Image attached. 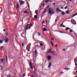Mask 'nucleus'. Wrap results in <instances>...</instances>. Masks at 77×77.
Listing matches in <instances>:
<instances>
[{
	"instance_id": "nucleus-1",
	"label": "nucleus",
	"mask_w": 77,
	"mask_h": 77,
	"mask_svg": "<svg viewBox=\"0 0 77 77\" xmlns=\"http://www.w3.org/2000/svg\"><path fill=\"white\" fill-rule=\"evenodd\" d=\"M29 66H30V68H31V69H33V65H32V64L31 62L29 63Z\"/></svg>"
},
{
	"instance_id": "nucleus-2",
	"label": "nucleus",
	"mask_w": 77,
	"mask_h": 77,
	"mask_svg": "<svg viewBox=\"0 0 77 77\" xmlns=\"http://www.w3.org/2000/svg\"><path fill=\"white\" fill-rule=\"evenodd\" d=\"M30 45H31V43H29L28 45H27L26 47V50H28V48H29L30 47Z\"/></svg>"
},
{
	"instance_id": "nucleus-3",
	"label": "nucleus",
	"mask_w": 77,
	"mask_h": 77,
	"mask_svg": "<svg viewBox=\"0 0 77 77\" xmlns=\"http://www.w3.org/2000/svg\"><path fill=\"white\" fill-rule=\"evenodd\" d=\"M20 5H23L24 4V2L22 1H19Z\"/></svg>"
},
{
	"instance_id": "nucleus-4",
	"label": "nucleus",
	"mask_w": 77,
	"mask_h": 77,
	"mask_svg": "<svg viewBox=\"0 0 77 77\" xmlns=\"http://www.w3.org/2000/svg\"><path fill=\"white\" fill-rule=\"evenodd\" d=\"M47 58L48 60H50L51 59V57L50 56V55H48V56L47 57Z\"/></svg>"
},
{
	"instance_id": "nucleus-5",
	"label": "nucleus",
	"mask_w": 77,
	"mask_h": 77,
	"mask_svg": "<svg viewBox=\"0 0 77 77\" xmlns=\"http://www.w3.org/2000/svg\"><path fill=\"white\" fill-rule=\"evenodd\" d=\"M30 26L31 27H32L33 26V25H32V24L30 23L29 25V24H27L26 25V26L27 27V26Z\"/></svg>"
},
{
	"instance_id": "nucleus-6",
	"label": "nucleus",
	"mask_w": 77,
	"mask_h": 77,
	"mask_svg": "<svg viewBox=\"0 0 77 77\" xmlns=\"http://www.w3.org/2000/svg\"><path fill=\"white\" fill-rule=\"evenodd\" d=\"M9 38H7L6 39H5V42H9Z\"/></svg>"
},
{
	"instance_id": "nucleus-7",
	"label": "nucleus",
	"mask_w": 77,
	"mask_h": 77,
	"mask_svg": "<svg viewBox=\"0 0 77 77\" xmlns=\"http://www.w3.org/2000/svg\"><path fill=\"white\" fill-rule=\"evenodd\" d=\"M56 11H58L59 12H62V11L59 9V8H56Z\"/></svg>"
},
{
	"instance_id": "nucleus-8",
	"label": "nucleus",
	"mask_w": 77,
	"mask_h": 77,
	"mask_svg": "<svg viewBox=\"0 0 77 77\" xmlns=\"http://www.w3.org/2000/svg\"><path fill=\"white\" fill-rule=\"evenodd\" d=\"M47 12V8H45V9L44 11L42 13V14H45V12Z\"/></svg>"
},
{
	"instance_id": "nucleus-9",
	"label": "nucleus",
	"mask_w": 77,
	"mask_h": 77,
	"mask_svg": "<svg viewBox=\"0 0 77 77\" xmlns=\"http://www.w3.org/2000/svg\"><path fill=\"white\" fill-rule=\"evenodd\" d=\"M51 66V62H50L48 65V68H50Z\"/></svg>"
},
{
	"instance_id": "nucleus-10",
	"label": "nucleus",
	"mask_w": 77,
	"mask_h": 77,
	"mask_svg": "<svg viewBox=\"0 0 77 77\" xmlns=\"http://www.w3.org/2000/svg\"><path fill=\"white\" fill-rule=\"evenodd\" d=\"M43 30L44 32H46L47 31V29H46V28L44 27L43 29Z\"/></svg>"
},
{
	"instance_id": "nucleus-11",
	"label": "nucleus",
	"mask_w": 77,
	"mask_h": 77,
	"mask_svg": "<svg viewBox=\"0 0 77 77\" xmlns=\"http://www.w3.org/2000/svg\"><path fill=\"white\" fill-rule=\"evenodd\" d=\"M68 30H69V28L68 27H67L66 28L65 30L66 31H68Z\"/></svg>"
},
{
	"instance_id": "nucleus-12",
	"label": "nucleus",
	"mask_w": 77,
	"mask_h": 77,
	"mask_svg": "<svg viewBox=\"0 0 77 77\" xmlns=\"http://www.w3.org/2000/svg\"><path fill=\"white\" fill-rule=\"evenodd\" d=\"M65 12H64L63 11H61V14H62V15H65Z\"/></svg>"
},
{
	"instance_id": "nucleus-13",
	"label": "nucleus",
	"mask_w": 77,
	"mask_h": 77,
	"mask_svg": "<svg viewBox=\"0 0 77 77\" xmlns=\"http://www.w3.org/2000/svg\"><path fill=\"white\" fill-rule=\"evenodd\" d=\"M51 51V48H50L49 50H48V51L47 52V53H50V52Z\"/></svg>"
},
{
	"instance_id": "nucleus-14",
	"label": "nucleus",
	"mask_w": 77,
	"mask_h": 77,
	"mask_svg": "<svg viewBox=\"0 0 77 77\" xmlns=\"http://www.w3.org/2000/svg\"><path fill=\"white\" fill-rule=\"evenodd\" d=\"M48 13L50 14H51L52 13V11L50 10L48 11Z\"/></svg>"
},
{
	"instance_id": "nucleus-15",
	"label": "nucleus",
	"mask_w": 77,
	"mask_h": 77,
	"mask_svg": "<svg viewBox=\"0 0 77 77\" xmlns=\"http://www.w3.org/2000/svg\"><path fill=\"white\" fill-rule=\"evenodd\" d=\"M16 6H17V9H18V8H19V5H18V3H17Z\"/></svg>"
},
{
	"instance_id": "nucleus-16",
	"label": "nucleus",
	"mask_w": 77,
	"mask_h": 77,
	"mask_svg": "<svg viewBox=\"0 0 77 77\" xmlns=\"http://www.w3.org/2000/svg\"><path fill=\"white\" fill-rule=\"evenodd\" d=\"M77 15V13H76V14H73L72 16V18L73 17H74V16H75V15Z\"/></svg>"
},
{
	"instance_id": "nucleus-17",
	"label": "nucleus",
	"mask_w": 77,
	"mask_h": 77,
	"mask_svg": "<svg viewBox=\"0 0 77 77\" xmlns=\"http://www.w3.org/2000/svg\"><path fill=\"white\" fill-rule=\"evenodd\" d=\"M64 69H66V70H69V69H70L69 68H64Z\"/></svg>"
},
{
	"instance_id": "nucleus-18",
	"label": "nucleus",
	"mask_w": 77,
	"mask_h": 77,
	"mask_svg": "<svg viewBox=\"0 0 77 77\" xmlns=\"http://www.w3.org/2000/svg\"><path fill=\"white\" fill-rule=\"evenodd\" d=\"M34 17L35 18V19H37V18H38V17L37 16V15H35L34 16Z\"/></svg>"
},
{
	"instance_id": "nucleus-19",
	"label": "nucleus",
	"mask_w": 77,
	"mask_h": 77,
	"mask_svg": "<svg viewBox=\"0 0 77 77\" xmlns=\"http://www.w3.org/2000/svg\"><path fill=\"white\" fill-rule=\"evenodd\" d=\"M75 61H74V62H77V57H76V58H75Z\"/></svg>"
},
{
	"instance_id": "nucleus-20",
	"label": "nucleus",
	"mask_w": 77,
	"mask_h": 77,
	"mask_svg": "<svg viewBox=\"0 0 77 77\" xmlns=\"http://www.w3.org/2000/svg\"><path fill=\"white\" fill-rule=\"evenodd\" d=\"M51 44L52 45V47L53 46V43L52 41H51Z\"/></svg>"
},
{
	"instance_id": "nucleus-21",
	"label": "nucleus",
	"mask_w": 77,
	"mask_h": 77,
	"mask_svg": "<svg viewBox=\"0 0 77 77\" xmlns=\"http://www.w3.org/2000/svg\"><path fill=\"white\" fill-rule=\"evenodd\" d=\"M3 41L0 40V44H2V43H3Z\"/></svg>"
},
{
	"instance_id": "nucleus-22",
	"label": "nucleus",
	"mask_w": 77,
	"mask_h": 77,
	"mask_svg": "<svg viewBox=\"0 0 77 77\" xmlns=\"http://www.w3.org/2000/svg\"><path fill=\"white\" fill-rule=\"evenodd\" d=\"M35 13L36 14H38V11H37V10H35Z\"/></svg>"
},
{
	"instance_id": "nucleus-23",
	"label": "nucleus",
	"mask_w": 77,
	"mask_h": 77,
	"mask_svg": "<svg viewBox=\"0 0 77 77\" xmlns=\"http://www.w3.org/2000/svg\"><path fill=\"white\" fill-rule=\"evenodd\" d=\"M24 14H27V13H28V12H27L25 10L24 11Z\"/></svg>"
},
{
	"instance_id": "nucleus-24",
	"label": "nucleus",
	"mask_w": 77,
	"mask_h": 77,
	"mask_svg": "<svg viewBox=\"0 0 77 77\" xmlns=\"http://www.w3.org/2000/svg\"><path fill=\"white\" fill-rule=\"evenodd\" d=\"M40 45H41V46H43V44H42V43H40Z\"/></svg>"
},
{
	"instance_id": "nucleus-25",
	"label": "nucleus",
	"mask_w": 77,
	"mask_h": 77,
	"mask_svg": "<svg viewBox=\"0 0 77 77\" xmlns=\"http://www.w3.org/2000/svg\"><path fill=\"white\" fill-rule=\"evenodd\" d=\"M69 32L70 33H72V29H70Z\"/></svg>"
},
{
	"instance_id": "nucleus-26",
	"label": "nucleus",
	"mask_w": 77,
	"mask_h": 77,
	"mask_svg": "<svg viewBox=\"0 0 77 77\" xmlns=\"http://www.w3.org/2000/svg\"><path fill=\"white\" fill-rule=\"evenodd\" d=\"M38 36H41V33L40 32H38Z\"/></svg>"
},
{
	"instance_id": "nucleus-27",
	"label": "nucleus",
	"mask_w": 77,
	"mask_h": 77,
	"mask_svg": "<svg viewBox=\"0 0 77 77\" xmlns=\"http://www.w3.org/2000/svg\"><path fill=\"white\" fill-rule=\"evenodd\" d=\"M36 53H37V51H36V50H35V54H36Z\"/></svg>"
},
{
	"instance_id": "nucleus-28",
	"label": "nucleus",
	"mask_w": 77,
	"mask_h": 77,
	"mask_svg": "<svg viewBox=\"0 0 77 77\" xmlns=\"http://www.w3.org/2000/svg\"><path fill=\"white\" fill-rule=\"evenodd\" d=\"M60 33H64V32H62V31H59Z\"/></svg>"
},
{
	"instance_id": "nucleus-29",
	"label": "nucleus",
	"mask_w": 77,
	"mask_h": 77,
	"mask_svg": "<svg viewBox=\"0 0 77 77\" xmlns=\"http://www.w3.org/2000/svg\"><path fill=\"white\" fill-rule=\"evenodd\" d=\"M68 8V6H66L65 8H64V9H66V8Z\"/></svg>"
},
{
	"instance_id": "nucleus-30",
	"label": "nucleus",
	"mask_w": 77,
	"mask_h": 77,
	"mask_svg": "<svg viewBox=\"0 0 77 77\" xmlns=\"http://www.w3.org/2000/svg\"><path fill=\"white\" fill-rule=\"evenodd\" d=\"M3 60H5L4 59H2L1 60V61H2V62H4V61Z\"/></svg>"
},
{
	"instance_id": "nucleus-31",
	"label": "nucleus",
	"mask_w": 77,
	"mask_h": 77,
	"mask_svg": "<svg viewBox=\"0 0 77 77\" xmlns=\"http://www.w3.org/2000/svg\"><path fill=\"white\" fill-rule=\"evenodd\" d=\"M25 76H26V73H24L23 75V77H25Z\"/></svg>"
},
{
	"instance_id": "nucleus-32",
	"label": "nucleus",
	"mask_w": 77,
	"mask_h": 77,
	"mask_svg": "<svg viewBox=\"0 0 77 77\" xmlns=\"http://www.w3.org/2000/svg\"><path fill=\"white\" fill-rule=\"evenodd\" d=\"M75 63V66H77V62H74Z\"/></svg>"
},
{
	"instance_id": "nucleus-33",
	"label": "nucleus",
	"mask_w": 77,
	"mask_h": 77,
	"mask_svg": "<svg viewBox=\"0 0 77 77\" xmlns=\"http://www.w3.org/2000/svg\"><path fill=\"white\" fill-rule=\"evenodd\" d=\"M69 11L68 10L66 12V14H68V12H69Z\"/></svg>"
},
{
	"instance_id": "nucleus-34",
	"label": "nucleus",
	"mask_w": 77,
	"mask_h": 77,
	"mask_svg": "<svg viewBox=\"0 0 77 77\" xmlns=\"http://www.w3.org/2000/svg\"><path fill=\"white\" fill-rule=\"evenodd\" d=\"M61 27H65V26L64 25H62Z\"/></svg>"
},
{
	"instance_id": "nucleus-35",
	"label": "nucleus",
	"mask_w": 77,
	"mask_h": 77,
	"mask_svg": "<svg viewBox=\"0 0 77 77\" xmlns=\"http://www.w3.org/2000/svg\"><path fill=\"white\" fill-rule=\"evenodd\" d=\"M55 12V11H54L52 13L51 15H53Z\"/></svg>"
},
{
	"instance_id": "nucleus-36",
	"label": "nucleus",
	"mask_w": 77,
	"mask_h": 77,
	"mask_svg": "<svg viewBox=\"0 0 77 77\" xmlns=\"http://www.w3.org/2000/svg\"><path fill=\"white\" fill-rule=\"evenodd\" d=\"M50 8V5H48V6L47 7V8Z\"/></svg>"
},
{
	"instance_id": "nucleus-37",
	"label": "nucleus",
	"mask_w": 77,
	"mask_h": 77,
	"mask_svg": "<svg viewBox=\"0 0 77 77\" xmlns=\"http://www.w3.org/2000/svg\"><path fill=\"white\" fill-rule=\"evenodd\" d=\"M51 9V8H49L48 9V11H50V10Z\"/></svg>"
},
{
	"instance_id": "nucleus-38",
	"label": "nucleus",
	"mask_w": 77,
	"mask_h": 77,
	"mask_svg": "<svg viewBox=\"0 0 77 77\" xmlns=\"http://www.w3.org/2000/svg\"><path fill=\"white\" fill-rule=\"evenodd\" d=\"M28 28L30 29L31 28V26H28Z\"/></svg>"
},
{
	"instance_id": "nucleus-39",
	"label": "nucleus",
	"mask_w": 77,
	"mask_h": 77,
	"mask_svg": "<svg viewBox=\"0 0 77 77\" xmlns=\"http://www.w3.org/2000/svg\"><path fill=\"white\" fill-rule=\"evenodd\" d=\"M54 53V51H53L50 52V53Z\"/></svg>"
},
{
	"instance_id": "nucleus-40",
	"label": "nucleus",
	"mask_w": 77,
	"mask_h": 77,
	"mask_svg": "<svg viewBox=\"0 0 77 77\" xmlns=\"http://www.w3.org/2000/svg\"><path fill=\"white\" fill-rule=\"evenodd\" d=\"M52 11V12H53V11H54V9H53L51 10Z\"/></svg>"
},
{
	"instance_id": "nucleus-41",
	"label": "nucleus",
	"mask_w": 77,
	"mask_h": 77,
	"mask_svg": "<svg viewBox=\"0 0 77 77\" xmlns=\"http://www.w3.org/2000/svg\"><path fill=\"white\" fill-rule=\"evenodd\" d=\"M28 7L30 8V6H29V4L28 3Z\"/></svg>"
},
{
	"instance_id": "nucleus-42",
	"label": "nucleus",
	"mask_w": 77,
	"mask_h": 77,
	"mask_svg": "<svg viewBox=\"0 0 77 77\" xmlns=\"http://www.w3.org/2000/svg\"><path fill=\"white\" fill-rule=\"evenodd\" d=\"M63 23H64V22H63V23H62L61 24H60L61 26H63V25H62L63 24Z\"/></svg>"
},
{
	"instance_id": "nucleus-43",
	"label": "nucleus",
	"mask_w": 77,
	"mask_h": 77,
	"mask_svg": "<svg viewBox=\"0 0 77 77\" xmlns=\"http://www.w3.org/2000/svg\"><path fill=\"white\" fill-rule=\"evenodd\" d=\"M44 23H45V21H43L42 22V24H44Z\"/></svg>"
},
{
	"instance_id": "nucleus-44",
	"label": "nucleus",
	"mask_w": 77,
	"mask_h": 77,
	"mask_svg": "<svg viewBox=\"0 0 77 77\" xmlns=\"http://www.w3.org/2000/svg\"><path fill=\"white\" fill-rule=\"evenodd\" d=\"M25 30L26 31L27 30V27H25Z\"/></svg>"
},
{
	"instance_id": "nucleus-45",
	"label": "nucleus",
	"mask_w": 77,
	"mask_h": 77,
	"mask_svg": "<svg viewBox=\"0 0 77 77\" xmlns=\"http://www.w3.org/2000/svg\"><path fill=\"white\" fill-rule=\"evenodd\" d=\"M23 47H24V43H23L22 44Z\"/></svg>"
},
{
	"instance_id": "nucleus-46",
	"label": "nucleus",
	"mask_w": 77,
	"mask_h": 77,
	"mask_svg": "<svg viewBox=\"0 0 77 77\" xmlns=\"http://www.w3.org/2000/svg\"><path fill=\"white\" fill-rule=\"evenodd\" d=\"M54 25H56V23L55 22V23L54 24Z\"/></svg>"
},
{
	"instance_id": "nucleus-47",
	"label": "nucleus",
	"mask_w": 77,
	"mask_h": 77,
	"mask_svg": "<svg viewBox=\"0 0 77 77\" xmlns=\"http://www.w3.org/2000/svg\"><path fill=\"white\" fill-rule=\"evenodd\" d=\"M2 38H5V37H4V36H2Z\"/></svg>"
},
{
	"instance_id": "nucleus-48",
	"label": "nucleus",
	"mask_w": 77,
	"mask_h": 77,
	"mask_svg": "<svg viewBox=\"0 0 77 77\" xmlns=\"http://www.w3.org/2000/svg\"><path fill=\"white\" fill-rule=\"evenodd\" d=\"M5 48L3 47H1V49H2V48Z\"/></svg>"
},
{
	"instance_id": "nucleus-49",
	"label": "nucleus",
	"mask_w": 77,
	"mask_h": 77,
	"mask_svg": "<svg viewBox=\"0 0 77 77\" xmlns=\"http://www.w3.org/2000/svg\"><path fill=\"white\" fill-rule=\"evenodd\" d=\"M52 54L53 55H54V56H55V54H54V53H52Z\"/></svg>"
},
{
	"instance_id": "nucleus-50",
	"label": "nucleus",
	"mask_w": 77,
	"mask_h": 77,
	"mask_svg": "<svg viewBox=\"0 0 77 77\" xmlns=\"http://www.w3.org/2000/svg\"><path fill=\"white\" fill-rule=\"evenodd\" d=\"M56 5V3H55V2H54V3L53 5Z\"/></svg>"
},
{
	"instance_id": "nucleus-51",
	"label": "nucleus",
	"mask_w": 77,
	"mask_h": 77,
	"mask_svg": "<svg viewBox=\"0 0 77 77\" xmlns=\"http://www.w3.org/2000/svg\"><path fill=\"white\" fill-rule=\"evenodd\" d=\"M48 2V1H47V0L45 2V3H47V2Z\"/></svg>"
},
{
	"instance_id": "nucleus-52",
	"label": "nucleus",
	"mask_w": 77,
	"mask_h": 77,
	"mask_svg": "<svg viewBox=\"0 0 77 77\" xmlns=\"http://www.w3.org/2000/svg\"><path fill=\"white\" fill-rule=\"evenodd\" d=\"M16 41L17 42H18V40L17 39H16Z\"/></svg>"
},
{
	"instance_id": "nucleus-53",
	"label": "nucleus",
	"mask_w": 77,
	"mask_h": 77,
	"mask_svg": "<svg viewBox=\"0 0 77 77\" xmlns=\"http://www.w3.org/2000/svg\"><path fill=\"white\" fill-rule=\"evenodd\" d=\"M5 31H6V29H4L3 31L4 32H5Z\"/></svg>"
},
{
	"instance_id": "nucleus-54",
	"label": "nucleus",
	"mask_w": 77,
	"mask_h": 77,
	"mask_svg": "<svg viewBox=\"0 0 77 77\" xmlns=\"http://www.w3.org/2000/svg\"><path fill=\"white\" fill-rule=\"evenodd\" d=\"M28 48L27 50H28V51L29 52V51H30V50L28 49Z\"/></svg>"
},
{
	"instance_id": "nucleus-55",
	"label": "nucleus",
	"mask_w": 77,
	"mask_h": 77,
	"mask_svg": "<svg viewBox=\"0 0 77 77\" xmlns=\"http://www.w3.org/2000/svg\"><path fill=\"white\" fill-rule=\"evenodd\" d=\"M55 47H57V45H56Z\"/></svg>"
},
{
	"instance_id": "nucleus-56",
	"label": "nucleus",
	"mask_w": 77,
	"mask_h": 77,
	"mask_svg": "<svg viewBox=\"0 0 77 77\" xmlns=\"http://www.w3.org/2000/svg\"><path fill=\"white\" fill-rule=\"evenodd\" d=\"M61 9H63V7H61Z\"/></svg>"
},
{
	"instance_id": "nucleus-57",
	"label": "nucleus",
	"mask_w": 77,
	"mask_h": 77,
	"mask_svg": "<svg viewBox=\"0 0 77 77\" xmlns=\"http://www.w3.org/2000/svg\"><path fill=\"white\" fill-rule=\"evenodd\" d=\"M65 49L64 48V49H63V51H65Z\"/></svg>"
},
{
	"instance_id": "nucleus-58",
	"label": "nucleus",
	"mask_w": 77,
	"mask_h": 77,
	"mask_svg": "<svg viewBox=\"0 0 77 77\" xmlns=\"http://www.w3.org/2000/svg\"><path fill=\"white\" fill-rule=\"evenodd\" d=\"M6 59H8V58H7V55H6Z\"/></svg>"
},
{
	"instance_id": "nucleus-59",
	"label": "nucleus",
	"mask_w": 77,
	"mask_h": 77,
	"mask_svg": "<svg viewBox=\"0 0 77 77\" xmlns=\"http://www.w3.org/2000/svg\"><path fill=\"white\" fill-rule=\"evenodd\" d=\"M58 21V20H55V21Z\"/></svg>"
},
{
	"instance_id": "nucleus-60",
	"label": "nucleus",
	"mask_w": 77,
	"mask_h": 77,
	"mask_svg": "<svg viewBox=\"0 0 77 77\" xmlns=\"http://www.w3.org/2000/svg\"><path fill=\"white\" fill-rule=\"evenodd\" d=\"M63 73V72H60V74H62V73Z\"/></svg>"
},
{
	"instance_id": "nucleus-61",
	"label": "nucleus",
	"mask_w": 77,
	"mask_h": 77,
	"mask_svg": "<svg viewBox=\"0 0 77 77\" xmlns=\"http://www.w3.org/2000/svg\"><path fill=\"white\" fill-rule=\"evenodd\" d=\"M51 40H54V39H53V38H51Z\"/></svg>"
},
{
	"instance_id": "nucleus-62",
	"label": "nucleus",
	"mask_w": 77,
	"mask_h": 77,
	"mask_svg": "<svg viewBox=\"0 0 77 77\" xmlns=\"http://www.w3.org/2000/svg\"><path fill=\"white\" fill-rule=\"evenodd\" d=\"M6 62H8V59H6Z\"/></svg>"
},
{
	"instance_id": "nucleus-63",
	"label": "nucleus",
	"mask_w": 77,
	"mask_h": 77,
	"mask_svg": "<svg viewBox=\"0 0 77 77\" xmlns=\"http://www.w3.org/2000/svg\"><path fill=\"white\" fill-rule=\"evenodd\" d=\"M44 6V4L43 5H42V6Z\"/></svg>"
},
{
	"instance_id": "nucleus-64",
	"label": "nucleus",
	"mask_w": 77,
	"mask_h": 77,
	"mask_svg": "<svg viewBox=\"0 0 77 77\" xmlns=\"http://www.w3.org/2000/svg\"><path fill=\"white\" fill-rule=\"evenodd\" d=\"M36 71V69H34V71Z\"/></svg>"
}]
</instances>
